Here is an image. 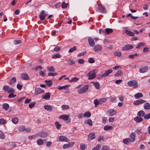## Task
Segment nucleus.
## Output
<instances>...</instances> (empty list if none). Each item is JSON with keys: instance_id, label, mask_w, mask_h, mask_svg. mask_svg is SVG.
<instances>
[{"instance_id": "obj_1", "label": "nucleus", "mask_w": 150, "mask_h": 150, "mask_svg": "<svg viewBox=\"0 0 150 150\" xmlns=\"http://www.w3.org/2000/svg\"><path fill=\"white\" fill-rule=\"evenodd\" d=\"M95 70L88 73L87 74V76L88 77V79H92L96 77V74L95 72Z\"/></svg>"}, {"instance_id": "obj_2", "label": "nucleus", "mask_w": 150, "mask_h": 150, "mask_svg": "<svg viewBox=\"0 0 150 150\" xmlns=\"http://www.w3.org/2000/svg\"><path fill=\"white\" fill-rule=\"evenodd\" d=\"M3 89L5 91L7 92L8 93H14L15 91L13 88H11L9 86L7 85L4 86L3 87Z\"/></svg>"}, {"instance_id": "obj_3", "label": "nucleus", "mask_w": 150, "mask_h": 150, "mask_svg": "<svg viewBox=\"0 0 150 150\" xmlns=\"http://www.w3.org/2000/svg\"><path fill=\"white\" fill-rule=\"evenodd\" d=\"M88 85H86L83 86L78 91V93L79 94H82L86 92L88 90Z\"/></svg>"}, {"instance_id": "obj_4", "label": "nucleus", "mask_w": 150, "mask_h": 150, "mask_svg": "<svg viewBox=\"0 0 150 150\" xmlns=\"http://www.w3.org/2000/svg\"><path fill=\"white\" fill-rule=\"evenodd\" d=\"M138 82L136 80H131L129 81L127 83L128 85L130 86H134L135 88H137V86Z\"/></svg>"}, {"instance_id": "obj_5", "label": "nucleus", "mask_w": 150, "mask_h": 150, "mask_svg": "<svg viewBox=\"0 0 150 150\" xmlns=\"http://www.w3.org/2000/svg\"><path fill=\"white\" fill-rule=\"evenodd\" d=\"M116 113V111L112 109L109 110L106 112V114L110 116H113L115 115Z\"/></svg>"}, {"instance_id": "obj_6", "label": "nucleus", "mask_w": 150, "mask_h": 150, "mask_svg": "<svg viewBox=\"0 0 150 150\" xmlns=\"http://www.w3.org/2000/svg\"><path fill=\"white\" fill-rule=\"evenodd\" d=\"M134 46L132 45H127L124 46V47L122 48V50L123 51H127L129 50L130 49L133 48Z\"/></svg>"}, {"instance_id": "obj_7", "label": "nucleus", "mask_w": 150, "mask_h": 150, "mask_svg": "<svg viewBox=\"0 0 150 150\" xmlns=\"http://www.w3.org/2000/svg\"><path fill=\"white\" fill-rule=\"evenodd\" d=\"M95 133L93 132L91 133L88 135V141L92 140L95 139Z\"/></svg>"}, {"instance_id": "obj_8", "label": "nucleus", "mask_w": 150, "mask_h": 150, "mask_svg": "<svg viewBox=\"0 0 150 150\" xmlns=\"http://www.w3.org/2000/svg\"><path fill=\"white\" fill-rule=\"evenodd\" d=\"M112 69H110L106 71L104 74L101 75V77H106L108 76V75L112 73Z\"/></svg>"}, {"instance_id": "obj_9", "label": "nucleus", "mask_w": 150, "mask_h": 150, "mask_svg": "<svg viewBox=\"0 0 150 150\" xmlns=\"http://www.w3.org/2000/svg\"><path fill=\"white\" fill-rule=\"evenodd\" d=\"M146 102V100L142 99H139L134 101L133 104L134 105H138L142 104Z\"/></svg>"}, {"instance_id": "obj_10", "label": "nucleus", "mask_w": 150, "mask_h": 150, "mask_svg": "<svg viewBox=\"0 0 150 150\" xmlns=\"http://www.w3.org/2000/svg\"><path fill=\"white\" fill-rule=\"evenodd\" d=\"M59 140L60 142H68V139L66 137L63 136H60L59 137Z\"/></svg>"}, {"instance_id": "obj_11", "label": "nucleus", "mask_w": 150, "mask_h": 150, "mask_svg": "<svg viewBox=\"0 0 150 150\" xmlns=\"http://www.w3.org/2000/svg\"><path fill=\"white\" fill-rule=\"evenodd\" d=\"M148 67L145 66L143 68H141L139 69V71L141 73H143L146 72L148 70Z\"/></svg>"}, {"instance_id": "obj_12", "label": "nucleus", "mask_w": 150, "mask_h": 150, "mask_svg": "<svg viewBox=\"0 0 150 150\" xmlns=\"http://www.w3.org/2000/svg\"><path fill=\"white\" fill-rule=\"evenodd\" d=\"M74 144V142H69L68 144H64L63 146V149H66L69 147L71 146H73Z\"/></svg>"}, {"instance_id": "obj_13", "label": "nucleus", "mask_w": 150, "mask_h": 150, "mask_svg": "<svg viewBox=\"0 0 150 150\" xmlns=\"http://www.w3.org/2000/svg\"><path fill=\"white\" fill-rule=\"evenodd\" d=\"M21 79L24 80H28L29 79V77L26 73H24L21 74Z\"/></svg>"}, {"instance_id": "obj_14", "label": "nucleus", "mask_w": 150, "mask_h": 150, "mask_svg": "<svg viewBox=\"0 0 150 150\" xmlns=\"http://www.w3.org/2000/svg\"><path fill=\"white\" fill-rule=\"evenodd\" d=\"M44 108L46 110L51 112L52 110V106L48 105H46L44 106Z\"/></svg>"}, {"instance_id": "obj_15", "label": "nucleus", "mask_w": 150, "mask_h": 150, "mask_svg": "<svg viewBox=\"0 0 150 150\" xmlns=\"http://www.w3.org/2000/svg\"><path fill=\"white\" fill-rule=\"evenodd\" d=\"M98 8L101 12L104 13L105 12L106 9L105 7L102 5L101 4L98 5Z\"/></svg>"}, {"instance_id": "obj_16", "label": "nucleus", "mask_w": 150, "mask_h": 150, "mask_svg": "<svg viewBox=\"0 0 150 150\" xmlns=\"http://www.w3.org/2000/svg\"><path fill=\"white\" fill-rule=\"evenodd\" d=\"M50 93H45L44 96H42V98L46 100H48L50 98Z\"/></svg>"}, {"instance_id": "obj_17", "label": "nucleus", "mask_w": 150, "mask_h": 150, "mask_svg": "<svg viewBox=\"0 0 150 150\" xmlns=\"http://www.w3.org/2000/svg\"><path fill=\"white\" fill-rule=\"evenodd\" d=\"M88 41L90 46L91 47H93L95 46V43L93 40L91 38H88Z\"/></svg>"}, {"instance_id": "obj_18", "label": "nucleus", "mask_w": 150, "mask_h": 150, "mask_svg": "<svg viewBox=\"0 0 150 150\" xmlns=\"http://www.w3.org/2000/svg\"><path fill=\"white\" fill-rule=\"evenodd\" d=\"M66 60L68 63V64L70 65H73L75 63L74 60L73 59H68Z\"/></svg>"}, {"instance_id": "obj_19", "label": "nucleus", "mask_w": 150, "mask_h": 150, "mask_svg": "<svg viewBox=\"0 0 150 150\" xmlns=\"http://www.w3.org/2000/svg\"><path fill=\"white\" fill-rule=\"evenodd\" d=\"M59 118L64 120L67 121L69 118V116L67 115H64L60 116Z\"/></svg>"}, {"instance_id": "obj_20", "label": "nucleus", "mask_w": 150, "mask_h": 150, "mask_svg": "<svg viewBox=\"0 0 150 150\" xmlns=\"http://www.w3.org/2000/svg\"><path fill=\"white\" fill-rule=\"evenodd\" d=\"M125 33L127 35L133 37L135 35L134 34V33L130 31L129 30H125Z\"/></svg>"}, {"instance_id": "obj_21", "label": "nucleus", "mask_w": 150, "mask_h": 150, "mask_svg": "<svg viewBox=\"0 0 150 150\" xmlns=\"http://www.w3.org/2000/svg\"><path fill=\"white\" fill-rule=\"evenodd\" d=\"M35 91L37 94H40L44 92V90L40 88H37L35 89Z\"/></svg>"}, {"instance_id": "obj_22", "label": "nucleus", "mask_w": 150, "mask_h": 150, "mask_svg": "<svg viewBox=\"0 0 150 150\" xmlns=\"http://www.w3.org/2000/svg\"><path fill=\"white\" fill-rule=\"evenodd\" d=\"M102 49V47L99 45H96L94 48V50L95 52H98V51L101 50Z\"/></svg>"}, {"instance_id": "obj_23", "label": "nucleus", "mask_w": 150, "mask_h": 150, "mask_svg": "<svg viewBox=\"0 0 150 150\" xmlns=\"http://www.w3.org/2000/svg\"><path fill=\"white\" fill-rule=\"evenodd\" d=\"M16 81V77H12L9 81L8 83L11 85H12L14 83H15Z\"/></svg>"}, {"instance_id": "obj_24", "label": "nucleus", "mask_w": 150, "mask_h": 150, "mask_svg": "<svg viewBox=\"0 0 150 150\" xmlns=\"http://www.w3.org/2000/svg\"><path fill=\"white\" fill-rule=\"evenodd\" d=\"M135 136L136 134H135V133L134 132H132L131 134L129 137L130 140H132V141L133 142L135 141Z\"/></svg>"}, {"instance_id": "obj_25", "label": "nucleus", "mask_w": 150, "mask_h": 150, "mask_svg": "<svg viewBox=\"0 0 150 150\" xmlns=\"http://www.w3.org/2000/svg\"><path fill=\"white\" fill-rule=\"evenodd\" d=\"M134 120L137 123L140 122L142 121V119L138 116L134 117Z\"/></svg>"}, {"instance_id": "obj_26", "label": "nucleus", "mask_w": 150, "mask_h": 150, "mask_svg": "<svg viewBox=\"0 0 150 150\" xmlns=\"http://www.w3.org/2000/svg\"><path fill=\"white\" fill-rule=\"evenodd\" d=\"M105 33H106L107 34H109L112 33L113 32V30L112 29L107 28L105 29Z\"/></svg>"}, {"instance_id": "obj_27", "label": "nucleus", "mask_w": 150, "mask_h": 150, "mask_svg": "<svg viewBox=\"0 0 150 150\" xmlns=\"http://www.w3.org/2000/svg\"><path fill=\"white\" fill-rule=\"evenodd\" d=\"M69 86V85H66L62 86H59L58 88V89L59 90H66Z\"/></svg>"}, {"instance_id": "obj_28", "label": "nucleus", "mask_w": 150, "mask_h": 150, "mask_svg": "<svg viewBox=\"0 0 150 150\" xmlns=\"http://www.w3.org/2000/svg\"><path fill=\"white\" fill-rule=\"evenodd\" d=\"M104 129L105 131H108L112 129V127L110 125H106L104 127Z\"/></svg>"}, {"instance_id": "obj_29", "label": "nucleus", "mask_w": 150, "mask_h": 150, "mask_svg": "<svg viewBox=\"0 0 150 150\" xmlns=\"http://www.w3.org/2000/svg\"><path fill=\"white\" fill-rule=\"evenodd\" d=\"M9 105L7 103H4L2 105V108L5 110H7L9 108Z\"/></svg>"}, {"instance_id": "obj_30", "label": "nucleus", "mask_w": 150, "mask_h": 150, "mask_svg": "<svg viewBox=\"0 0 150 150\" xmlns=\"http://www.w3.org/2000/svg\"><path fill=\"white\" fill-rule=\"evenodd\" d=\"M93 83L94 84V85L97 89H99L100 88V84L98 82H93Z\"/></svg>"}, {"instance_id": "obj_31", "label": "nucleus", "mask_w": 150, "mask_h": 150, "mask_svg": "<svg viewBox=\"0 0 150 150\" xmlns=\"http://www.w3.org/2000/svg\"><path fill=\"white\" fill-rule=\"evenodd\" d=\"M145 114V113L142 110L139 111L137 113L138 115L140 117H143L144 115Z\"/></svg>"}, {"instance_id": "obj_32", "label": "nucleus", "mask_w": 150, "mask_h": 150, "mask_svg": "<svg viewBox=\"0 0 150 150\" xmlns=\"http://www.w3.org/2000/svg\"><path fill=\"white\" fill-rule=\"evenodd\" d=\"M143 96L142 94L141 93H138L135 94L134 96L135 98L136 99L139 98L140 97H142Z\"/></svg>"}, {"instance_id": "obj_33", "label": "nucleus", "mask_w": 150, "mask_h": 150, "mask_svg": "<svg viewBox=\"0 0 150 150\" xmlns=\"http://www.w3.org/2000/svg\"><path fill=\"white\" fill-rule=\"evenodd\" d=\"M91 115V113L89 111H87L84 113L83 116L84 117H89Z\"/></svg>"}, {"instance_id": "obj_34", "label": "nucleus", "mask_w": 150, "mask_h": 150, "mask_svg": "<svg viewBox=\"0 0 150 150\" xmlns=\"http://www.w3.org/2000/svg\"><path fill=\"white\" fill-rule=\"evenodd\" d=\"M144 107L145 109H150V104L149 103H146L144 104Z\"/></svg>"}, {"instance_id": "obj_35", "label": "nucleus", "mask_w": 150, "mask_h": 150, "mask_svg": "<svg viewBox=\"0 0 150 150\" xmlns=\"http://www.w3.org/2000/svg\"><path fill=\"white\" fill-rule=\"evenodd\" d=\"M123 75V74L122 71H119L115 74V76L117 77L118 76H122Z\"/></svg>"}, {"instance_id": "obj_36", "label": "nucleus", "mask_w": 150, "mask_h": 150, "mask_svg": "<svg viewBox=\"0 0 150 150\" xmlns=\"http://www.w3.org/2000/svg\"><path fill=\"white\" fill-rule=\"evenodd\" d=\"M45 82H46V84L48 86H50L53 83L52 81L50 80L48 81L46 80L45 81Z\"/></svg>"}, {"instance_id": "obj_37", "label": "nucleus", "mask_w": 150, "mask_h": 150, "mask_svg": "<svg viewBox=\"0 0 150 150\" xmlns=\"http://www.w3.org/2000/svg\"><path fill=\"white\" fill-rule=\"evenodd\" d=\"M94 103L95 104V107H96L97 105L101 104L100 102V100L98 99H95L94 100Z\"/></svg>"}, {"instance_id": "obj_38", "label": "nucleus", "mask_w": 150, "mask_h": 150, "mask_svg": "<svg viewBox=\"0 0 150 150\" xmlns=\"http://www.w3.org/2000/svg\"><path fill=\"white\" fill-rule=\"evenodd\" d=\"M12 122L14 124H16L18 122V119L17 117H15L12 119Z\"/></svg>"}, {"instance_id": "obj_39", "label": "nucleus", "mask_w": 150, "mask_h": 150, "mask_svg": "<svg viewBox=\"0 0 150 150\" xmlns=\"http://www.w3.org/2000/svg\"><path fill=\"white\" fill-rule=\"evenodd\" d=\"M54 124L56 126L57 129H59L62 126L59 122L57 121L56 122H55Z\"/></svg>"}, {"instance_id": "obj_40", "label": "nucleus", "mask_w": 150, "mask_h": 150, "mask_svg": "<svg viewBox=\"0 0 150 150\" xmlns=\"http://www.w3.org/2000/svg\"><path fill=\"white\" fill-rule=\"evenodd\" d=\"M61 57V55L59 53H57L56 54L54 55L52 57V58L56 59L57 58H59Z\"/></svg>"}, {"instance_id": "obj_41", "label": "nucleus", "mask_w": 150, "mask_h": 150, "mask_svg": "<svg viewBox=\"0 0 150 150\" xmlns=\"http://www.w3.org/2000/svg\"><path fill=\"white\" fill-rule=\"evenodd\" d=\"M47 69L48 70V71L50 72H54L55 71V69H54V67L52 66L50 67H48L47 68Z\"/></svg>"}, {"instance_id": "obj_42", "label": "nucleus", "mask_w": 150, "mask_h": 150, "mask_svg": "<svg viewBox=\"0 0 150 150\" xmlns=\"http://www.w3.org/2000/svg\"><path fill=\"white\" fill-rule=\"evenodd\" d=\"M79 80V78L76 77H74L73 78H72V79L70 80H69V81L70 82H76Z\"/></svg>"}, {"instance_id": "obj_43", "label": "nucleus", "mask_w": 150, "mask_h": 150, "mask_svg": "<svg viewBox=\"0 0 150 150\" xmlns=\"http://www.w3.org/2000/svg\"><path fill=\"white\" fill-rule=\"evenodd\" d=\"M76 50V46H74L73 47L71 48L68 51L69 53H71L73 52L75 50Z\"/></svg>"}, {"instance_id": "obj_44", "label": "nucleus", "mask_w": 150, "mask_h": 150, "mask_svg": "<svg viewBox=\"0 0 150 150\" xmlns=\"http://www.w3.org/2000/svg\"><path fill=\"white\" fill-rule=\"evenodd\" d=\"M37 143L38 145H42L43 143V141L42 139H39L37 141Z\"/></svg>"}, {"instance_id": "obj_45", "label": "nucleus", "mask_w": 150, "mask_h": 150, "mask_svg": "<svg viewBox=\"0 0 150 150\" xmlns=\"http://www.w3.org/2000/svg\"><path fill=\"white\" fill-rule=\"evenodd\" d=\"M101 146L99 144H97L96 147L93 148L92 150H98L101 148Z\"/></svg>"}, {"instance_id": "obj_46", "label": "nucleus", "mask_w": 150, "mask_h": 150, "mask_svg": "<svg viewBox=\"0 0 150 150\" xmlns=\"http://www.w3.org/2000/svg\"><path fill=\"white\" fill-rule=\"evenodd\" d=\"M138 54L136 53L134 54H132L130 55L129 56V57L130 59H134L135 57H137L138 56Z\"/></svg>"}, {"instance_id": "obj_47", "label": "nucleus", "mask_w": 150, "mask_h": 150, "mask_svg": "<svg viewBox=\"0 0 150 150\" xmlns=\"http://www.w3.org/2000/svg\"><path fill=\"white\" fill-rule=\"evenodd\" d=\"M107 98H103L102 99L100 100V102L101 104L105 103L107 100Z\"/></svg>"}, {"instance_id": "obj_48", "label": "nucleus", "mask_w": 150, "mask_h": 150, "mask_svg": "<svg viewBox=\"0 0 150 150\" xmlns=\"http://www.w3.org/2000/svg\"><path fill=\"white\" fill-rule=\"evenodd\" d=\"M61 107L63 110H68L69 108V106L67 105H62Z\"/></svg>"}, {"instance_id": "obj_49", "label": "nucleus", "mask_w": 150, "mask_h": 150, "mask_svg": "<svg viewBox=\"0 0 150 150\" xmlns=\"http://www.w3.org/2000/svg\"><path fill=\"white\" fill-rule=\"evenodd\" d=\"M114 54L119 57L121 56L122 53L120 52H115Z\"/></svg>"}, {"instance_id": "obj_50", "label": "nucleus", "mask_w": 150, "mask_h": 150, "mask_svg": "<svg viewBox=\"0 0 150 150\" xmlns=\"http://www.w3.org/2000/svg\"><path fill=\"white\" fill-rule=\"evenodd\" d=\"M6 121L4 119L1 118L0 119V123L1 125H4L6 124Z\"/></svg>"}, {"instance_id": "obj_51", "label": "nucleus", "mask_w": 150, "mask_h": 150, "mask_svg": "<svg viewBox=\"0 0 150 150\" xmlns=\"http://www.w3.org/2000/svg\"><path fill=\"white\" fill-rule=\"evenodd\" d=\"M86 124H88L89 126H91L92 125V120L90 119H88L86 121Z\"/></svg>"}, {"instance_id": "obj_52", "label": "nucleus", "mask_w": 150, "mask_h": 150, "mask_svg": "<svg viewBox=\"0 0 150 150\" xmlns=\"http://www.w3.org/2000/svg\"><path fill=\"white\" fill-rule=\"evenodd\" d=\"M58 75V74L57 72L52 73H48V75L49 76H55Z\"/></svg>"}, {"instance_id": "obj_53", "label": "nucleus", "mask_w": 150, "mask_h": 150, "mask_svg": "<svg viewBox=\"0 0 150 150\" xmlns=\"http://www.w3.org/2000/svg\"><path fill=\"white\" fill-rule=\"evenodd\" d=\"M68 5V4H66L64 2L62 3V8H67Z\"/></svg>"}, {"instance_id": "obj_54", "label": "nucleus", "mask_w": 150, "mask_h": 150, "mask_svg": "<svg viewBox=\"0 0 150 150\" xmlns=\"http://www.w3.org/2000/svg\"><path fill=\"white\" fill-rule=\"evenodd\" d=\"M95 62V61L94 60L93 58L91 57L90 58L88 59V62L89 63H94Z\"/></svg>"}, {"instance_id": "obj_55", "label": "nucleus", "mask_w": 150, "mask_h": 150, "mask_svg": "<svg viewBox=\"0 0 150 150\" xmlns=\"http://www.w3.org/2000/svg\"><path fill=\"white\" fill-rule=\"evenodd\" d=\"M87 145L83 144L81 145L80 148L82 150H84L87 147Z\"/></svg>"}, {"instance_id": "obj_56", "label": "nucleus", "mask_w": 150, "mask_h": 150, "mask_svg": "<svg viewBox=\"0 0 150 150\" xmlns=\"http://www.w3.org/2000/svg\"><path fill=\"white\" fill-rule=\"evenodd\" d=\"M130 140V139H125L123 140V142L124 143L126 144H127L129 142Z\"/></svg>"}, {"instance_id": "obj_57", "label": "nucleus", "mask_w": 150, "mask_h": 150, "mask_svg": "<svg viewBox=\"0 0 150 150\" xmlns=\"http://www.w3.org/2000/svg\"><path fill=\"white\" fill-rule=\"evenodd\" d=\"M0 138L2 139H4L5 138L4 134L1 131H0Z\"/></svg>"}, {"instance_id": "obj_58", "label": "nucleus", "mask_w": 150, "mask_h": 150, "mask_svg": "<svg viewBox=\"0 0 150 150\" xmlns=\"http://www.w3.org/2000/svg\"><path fill=\"white\" fill-rule=\"evenodd\" d=\"M39 16L40 20L43 21L45 19L46 16L40 14Z\"/></svg>"}, {"instance_id": "obj_59", "label": "nucleus", "mask_w": 150, "mask_h": 150, "mask_svg": "<svg viewBox=\"0 0 150 150\" xmlns=\"http://www.w3.org/2000/svg\"><path fill=\"white\" fill-rule=\"evenodd\" d=\"M61 50V48L58 46L56 47L54 49V51L55 52H58L59 51Z\"/></svg>"}, {"instance_id": "obj_60", "label": "nucleus", "mask_w": 150, "mask_h": 150, "mask_svg": "<svg viewBox=\"0 0 150 150\" xmlns=\"http://www.w3.org/2000/svg\"><path fill=\"white\" fill-rule=\"evenodd\" d=\"M13 93H11L9 94L8 97V98H12L16 96V95H14Z\"/></svg>"}, {"instance_id": "obj_61", "label": "nucleus", "mask_w": 150, "mask_h": 150, "mask_svg": "<svg viewBox=\"0 0 150 150\" xmlns=\"http://www.w3.org/2000/svg\"><path fill=\"white\" fill-rule=\"evenodd\" d=\"M144 118L145 119H150V113L147 114L144 116Z\"/></svg>"}, {"instance_id": "obj_62", "label": "nucleus", "mask_w": 150, "mask_h": 150, "mask_svg": "<svg viewBox=\"0 0 150 150\" xmlns=\"http://www.w3.org/2000/svg\"><path fill=\"white\" fill-rule=\"evenodd\" d=\"M48 135V134L46 132H43L41 134V137H45L47 136Z\"/></svg>"}, {"instance_id": "obj_63", "label": "nucleus", "mask_w": 150, "mask_h": 150, "mask_svg": "<svg viewBox=\"0 0 150 150\" xmlns=\"http://www.w3.org/2000/svg\"><path fill=\"white\" fill-rule=\"evenodd\" d=\"M35 104V103H31L29 105V107L30 108H31L33 107Z\"/></svg>"}, {"instance_id": "obj_64", "label": "nucleus", "mask_w": 150, "mask_h": 150, "mask_svg": "<svg viewBox=\"0 0 150 150\" xmlns=\"http://www.w3.org/2000/svg\"><path fill=\"white\" fill-rule=\"evenodd\" d=\"M109 147H107L106 146H104L102 148V150H109Z\"/></svg>"}]
</instances>
